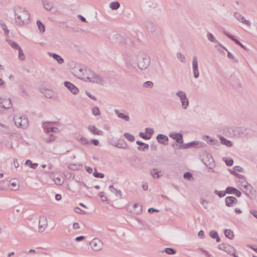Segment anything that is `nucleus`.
<instances>
[{"label":"nucleus","mask_w":257,"mask_h":257,"mask_svg":"<svg viewBox=\"0 0 257 257\" xmlns=\"http://www.w3.org/2000/svg\"><path fill=\"white\" fill-rule=\"evenodd\" d=\"M119 6V4L117 2H112L109 5V7L112 10H116Z\"/></svg>","instance_id":"nucleus-28"},{"label":"nucleus","mask_w":257,"mask_h":257,"mask_svg":"<svg viewBox=\"0 0 257 257\" xmlns=\"http://www.w3.org/2000/svg\"><path fill=\"white\" fill-rule=\"evenodd\" d=\"M14 120L18 127L25 128L28 125V119L21 114L18 113L16 114L14 117Z\"/></svg>","instance_id":"nucleus-3"},{"label":"nucleus","mask_w":257,"mask_h":257,"mask_svg":"<svg viewBox=\"0 0 257 257\" xmlns=\"http://www.w3.org/2000/svg\"><path fill=\"white\" fill-rule=\"evenodd\" d=\"M124 136L126 137V138L130 141L132 142L134 141L135 140L134 136H132V135H130L129 134H125Z\"/></svg>","instance_id":"nucleus-40"},{"label":"nucleus","mask_w":257,"mask_h":257,"mask_svg":"<svg viewBox=\"0 0 257 257\" xmlns=\"http://www.w3.org/2000/svg\"><path fill=\"white\" fill-rule=\"evenodd\" d=\"M93 176L95 177H96V178H102L104 177V175L102 173H98L96 171V169H95V171L93 173Z\"/></svg>","instance_id":"nucleus-35"},{"label":"nucleus","mask_w":257,"mask_h":257,"mask_svg":"<svg viewBox=\"0 0 257 257\" xmlns=\"http://www.w3.org/2000/svg\"><path fill=\"white\" fill-rule=\"evenodd\" d=\"M148 211L150 213H152L154 211L159 212V210L155 209H154L153 208H151L149 209Z\"/></svg>","instance_id":"nucleus-61"},{"label":"nucleus","mask_w":257,"mask_h":257,"mask_svg":"<svg viewBox=\"0 0 257 257\" xmlns=\"http://www.w3.org/2000/svg\"><path fill=\"white\" fill-rule=\"evenodd\" d=\"M243 188V191L246 194L248 195L251 192V187L249 185H242Z\"/></svg>","instance_id":"nucleus-25"},{"label":"nucleus","mask_w":257,"mask_h":257,"mask_svg":"<svg viewBox=\"0 0 257 257\" xmlns=\"http://www.w3.org/2000/svg\"><path fill=\"white\" fill-rule=\"evenodd\" d=\"M13 164H14V166H15V167L16 168H17L19 167V163L17 160H15L13 162Z\"/></svg>","instance_id":"nucleus-64"},{"label":"nucleus","mask_w":257,"mask_h":257,"mask_svg":"<svg viewBox=\"0 0 257 257\" xmlns=\"http://www.w3.org/2000/svg\"><path fill=\"white\" fill-rule=\"evenodd\" d=\"M93 114L95 115H98L100 114L99 110L98 107H95L92 109Z\"/></svg>","instance_id":"nucleus-39"},{"label":"nucleus","mask_w":257,"mask_h":257,"mask_svg":"<svg viewBox=\"0 0 257 257\" xmlns=\"http://www.w3.org/2000/svg\"><path fill=\"white\" fill-rule=\"evenodd\" d=\"M137 144L139 145L144 146L145 149H148L149 148L148 144L142 143L139 141H137Z\"/></svg>","instance_id":"nucleus-45"},{"label":"nucleus","mask_w":257,"mask_h":257,"mask_svg":"<svg viewBox=\"0 0 257 257\" xmlns=\"http://www.w3.org/2000/svg\"><path fill=\"white\" fill-rule=\"evenodd\" d=\"M234 17L240 22L245 24L248 27L250 26V22L248 20H246L245 18L241 15L239 13H235L234 14Z\"/></svg>","instance_id":"nucleus-9"},{"label":"nucleus","mask_w":257,"mask_h":257,"mask_svg":"<svg viewBox=\"0 0 257 257\" xmlns=\"http://www.w3.org/2000/svg\"><path fill=\"white\" fill-rule=\"evenodd\" d=\"M170 137L175 140L178 143L182 144L183 143L182 135L180 134L172 133L170 135Z\"/></svg>","instance_id":"nucleus-12"},{"label":"nucleus","mask_w":257,"mask_h":257,"mask_svg":"<svg viewBox=\"0 0 257 257\" xmlns=\"http://www.w3.org/2000/svg\"><path fill=\"white\" fill-rule=\"evenodd\" d=\"M12 105L11 101L9 98H5L2 100V107L5 108H10Z\"/></svg>","instance_id":"nucleus-13"},{"label":"nucleus","mask_w":257,"mask_h":257,"mask_svg":"<svg viewBox=\"0 0 257 257\" xmlns=\"http://www.w3.org/2000/svg\"><path fill=\"white\" fill-rule=\"evenodd\" d=\"M37 24L38 26L39 30L42 33L44 32L45 31V26L39 21L37 22Z\"/></svg>","instance_id":"nucleus-29"},{"label":"nucleus","mask_w":257,"mask_h":257,"mask_svg":"<svg viewBox=\"0 0 257 257\" xmlns=\"http://www.w3.org/2000/svg\"><path fill=\"white\" fill-rule=\"evenodd\" d=\"M76 182H77L79 184L80 187H83V186L85 187V186H86V184L84 183H83V182H80V181H76Z\"/></svg>","instance_id":"nucleus-59"},{"label":"nucleus","mask_w":257,"mask_h":257,"mask_svg":"<svg viewBox=\"0 0 257 257\" xmlns=\"http://www.w3.org/2000/svg\"><path fill=\"white\" fill-rule=\"evenodd\" d=\"M88 130L94 135H101L102 134V132L101 131L98 130L95 126L91 125L88 127Z\"/></svg>","instance_id":"nucleus-15"},{"label":"nucleus","mask_w":257,"mask_h":257,"mask_svg":"<svg viewBox=\"0 0 257 257\" xmlns=\"http://www.w3.org/2000/svg\"><path fill=\"white\" fill-rule=\"evenodd\" d=\"M26 164L30 165V167L33 169H35L38 166V164L37 163H32V162L29 160L26 161Z\"/></svg>","instance_id":"nucleus-30"},{"label":"nucleus","mask_w":257,"mask_h":257,"mask_svg":"<svg viewBox=\"0 0 257 257\" xmlns=\"http://www.w3.org/2000/svg\"><path fill=\"white\" fill-rule=\"evenodd\" d=\"M78 140L83 145H88L89 144L88 141L83 137L78 139Z\"/></svg>","instance_id":"nucleus-31"},{"label":"nucleus","mask_w":257,"mask_h":257,"mask_svg":"<svg viewBox=\"0 0 257 257\" xmlns=\"http://www.w3.org/2000/svg\"><path fill=\"white\" fill-rule=\"evenodd\" d=\"M150 59L148 56H141L138 59V66L141 70L147 69L150 65Z\"/></svg>","instance_id":"nucleus-4"},{"label":"nucleus","mask_w":257,"mask_h":257,"mask_svg":"<svg viewBox=\"0 0 257 257\" xmlns=\"http://www.w3.org/2000/svg\"><path fill=\"white\" fill-rule=\"evenodd\" d=\"M235 190V188L232 187H228L226 189V193L228 194L233 193Z\"/></svg>","instance_id":"nucleus-37"},{"label":"nucleus","mask_w":257,"mask_h":257,"mask_svg":"<svg viewBox=\"0 0 257 257\" xmlns=\"http://www.w3.org/2000/svg\"><path fill=\"white\" fill-rule=\"evenodd\" d=\"M209 234L213 238H216L217 242H219L220 241V239L218 236L217 232L215 231H211L210 232Z\"/></svg>","instance_id":"nucleus-26"},{"label":"nucleus","mask_w":257,"mask_h":257,"mask_svg":"<svg viewBox=\"0 0 257 257\" xmlns=\"http://www.w3.org/2000/svg\"><path fill=\"white\" fill-rule=\"evenodd\" d=\"M193 74L195 78H197L199 76V71L198 69V62L196 56H194L192 61Z\"/></svg>","instance_id":"nucleus-8"},{"label":"nucleus","mask_w":257,"mask_h":257,"mask_svg":"<svg viewBox=\"0 0 257 257\" xmlns=\"http://www.w3.org/2000/svg\"><path fill=\"white\" fill-rule=\"evenodd\" d=\"M68 168L70 169L73 170H76L80 169L82 168V165L77 164H71L69 165Z\"/></svg>","instance_id":"nucleus-24"},{"label":"nucleus","mask_w":257,"mask_h":257,"mask_svg":"<svg viewBox=\"0 0 257 257\" xmlns=\"http://www.w3.org/2000/svg\"><path fill=\"white\" fill-rule=\"evenodd\" d=\"M250 212L257 219V211L253 210L250 211Z\"/></svg>","instance_id":"nucleus-55"},{"label":"nucleus","mask_w":257,"mask_h":257,"mask_svg":"<svg viewBox=\"0 0 257 257\" xmlns=\"http://www.w3.org/2000/svg\"><path fill=\"white\" fill-rule=\"evenodd\" d=\"M115 112L117 114V116L118 117L124 119L125 121L129 120V116L128 115H126L123 114L122 113L119 112L118 111L115 110Z\"/></svg>","instance_id":"nucleus-27"},{"label":"nucleus","mask_w":257,"mask_h":257,"mask_svg":"<svg viewBox=\"0 0 257 257\" xmlns=\"http://www.w3.org/2000/svg\"><path fill=\"white\" fill-rule=\"evenodd\" d=\"M216 194H217L219 197H223L225 195L226 192H217V191H215Z\"/></svg>","instance_id":"nucleus-48"},{"label":"nucleus","mask_w":257,"mask_h":257,"mask_svg":"<svg viewBox=\"0 0 257 257\" xmlns=\"http://www.w3.org/2000/svg\"><path fill=\"white\" fill-rule=\"evenodd\" d=\"M224 248L225 251L228 253L235 255V248L229 245H226L224 246Z\"/></svg>","instance_id":"nucleus-18"},{"label":"nucleus","mask_w":257,"mask_h":257,"mask_svg":"<svg viewBox=\"0 0 257 257\" xmlns=\"http://www.w3.org/2000/svg\"><path fill=\"white\" fill-rule=\"evenodd\" d=\"M233 194H235L237 197H240L241 195V193L239 191L235 189L234 192H233Z\"/></svg>","instance_id":"nucleus-52"},{"label":"nucleus","mask_w":257,"mask_h":257,"mask_svg":"<svg viewBox=\"0 0 257 257\" xmlns=\"http://www.w3.org/2000/svg\"><path fill=\"white\" fill-rule=\"evenodd\" d=\"M10 186L13 190H17L19 188V185L16 181H12L10 183Z\"/></svg>","instance_id":"nucleus-23"},{"label":"nucleus","mask_w":257,"mask_h":257,"mask_svg":"<svg viewBox=\"0 0 257 257\" xmlns=\"http://www.w3.org/2000/svg\"><path fill=\"white\" fill-rule=\"evenodd\" d=\"M201 204L204 206L205 209H207V204L208 203V201L206 200L204 198H201Z\"/></svg>","instance_id":"nucleus-38"},{"label":"nucleus","mask_w":257,"mask_h":257,"mask_svg":"<svg viewBox=\"0 0 257 257\" xmlns=\"http://www.w3.org/2000/svg\"><path fill=\"white\" fill-rule=\"evenodd\" d=\"M91 248L94 251H98L102 249L103 242L98 238H93L90 242Z\"/></svg>","instance_id":"nucleus-5"},{"label":"nucleus","mask_w":257,"mask_h":257,"mask_svg":"<svg viewBox=\"0 0 257 257\" xmlns=\"http://www.w3.org/2000/svg\"><path fill=\"white\" fill-rule=\"evenodd\" d=\"M157 139L158 142L161 144H165V143L168 141V138L167 136L163 135H159Z\"/></svg>","instance_id":"nucleus-20"},{"label":"nucleus","mask_w":257,"mask_h":257,"mask_svg":"<svg viewBox=\"0 0 257 257\" xmlns=\"http://www.w3.org/2000/svg\"><path fill=\"white\" fill-rule=\"evenodd\" d=\"M83 70L79 69L77 72L78 78L82 79L86 82H92L93 83H101L103 82V79L101 77L96 75L93 71L90 70Z\"/></svg>","instance_id":"nucleus-1"},{"label":"nucleus","mask_w":257,"mask_h":257,"mask_svg":"<svg viewBox=\"0 0 257 257\" xmlns=\"http://www.w3.org/2000/svg\"><path fill=\"white\" fill-rule=\"evenodd\" d=\"M99 196L103 201L107 200V197L104 195L103 192H100Z\"/></svg>","instance_id":"nucleus-47"},{"label":"nucleus","mask_w":257,"mask_h":257,"mask_svg":"<svg viewBox=\"0 0 257 257\" xmlns=\"http://www.w3.org/2000/svg\"><path fill=\"white\" fill-rule=\"evenodd\" d=\"M78 18L80 19V20L83 22H85L86 21V19L83 17L81 15H78Z\"/></svg>","instance_id":"nucleus-63"},{"label":"nucleus","mask_w":257,"mask_h":257,"mask_svg":"<svg viewBox=\"0 0 257 257\" xmlns=\"http://www.w3.org/2000/svg\"><path fill=\"white\" fill-rule=\"evenodd\" d=\"M219 139L222 144L226 145L227 147H230L232 146V143L230 141L225 139L224 137L220 136Z\"/></svg>","instance_id":"nucleus-22"},{"label":"nucleus","mask_w":257,"mask_h":257,"mask_svg":"<svg viewBox=\"0 0 257 257\" xmlns=\"http://www.w3.org/2000/svg\"><path fill=\"white\" fill-rule=\"evenodd\" d=\"M85 238V237L84 236H80L76 237L75 240L77 241H79L82 240L84 239Z\"/></svg>","instance_id":"nucleus-51"},{"label":"nucleus","mask_w":257,"mask_h":257,"mask_svg":"<svg viewBox=\"0 0 257 257\" xmlns=\"http://www.w3.org/2000/svg\"><path fill=\"white\" fill-rule=\"evenodd\" d=\"M19 58L21 60H24L25 59V55L21 48L19 50Z\"/></svg>","instance_id":"nucleus-32"},{"label":"nucleus","mask_w":257,"mask_h":257,"mask_svg":"<svg viewBox=\"0 0 257 257\" xmlns=\"http://www.w3.org/2000/svg\"><path fill=\"white\" fill-rule=\"evenodd\" d=\"M146 131L147 133L150 134V135L152 134L153 133V131L152 129H150L149 128H147L146 129Z\"/></svg>","instance_id":"nucleus-62"},{"label":"nucleus","mask_w":257,"mask_h":257,"mask_svg":"<svg viewBox=\"0 0 257 257\" xmlns=\"http://www.w3.org/2000/svg\"><path fill=\"white\" fill-rule=\"evenodd\" d=\"M10 45L15 49H17L18 50L20 49L21 48L19 46V45L14 42H11L10 43Z\"/></svg>","instance_id":"nucleus-36"},{"label":"nucleus","mask_w":257,"mask_h":257,"mask_svg":"<svg viewBox=\"0 0 257 257\" xmlns=\"http://www.w3.org/2000/svg\"><path fill=\"white\" fill-rule=\"evenodd\" d=\"M86 94L92 99L94 100H96V98L94 96H92L90 93L89 92H86Z\"/></svg>","instance_id":"nucleus-54"},{"label":"nucleus","mask_w":257,"mask_h":257,"mask_svg":"<svg viewBox=\"0 0 257 257\" xmlns=\"http://www.w3.org/2000/svg\"><path fill=\"white\" fill-rule=\"evenodd\" d=\"M153 83L151 81H147L144 83V86L146 87H152L153 86Z\"/></svg>","instance_id":"nucleus-43"},{"label":"nucleus","mask_w":257,"mask_h":257,"mask_svg":"<svg viewBox=\"0 0 257 257\" xmlns=\"http://www.w3.org/2000/svg\"><path fill=\"white\" fill-rule=\"evenodd\" d=\"M4 182L3 181L0 182V191L4 190L5 187L4 185Z\"/></svg>","instance_id":"nucleus-57"},{"label":"nucleus","mask_w":257,"mask_h":257,"mask_svg":"<svg viewBox=\"0 0 257 257\" xmlns=\"http://www.w3.org/2000/svg\"><path fill=\"white\" fill-rule=\"evenodd\" d=\"M234 42L238 44L239 45H240L242 48H243V49H245V47L244 45H243L241 43H240L237 40H234Z\"/></svg>","instance_id":"nucleus-58"},{"label":"nucleus","mask_w":257,"mask_h":257,"mask_svg":"<svg viewBox=\"0 0 257 257\" xmlns=\"http://www.w3.org/2000/svg\"><path fill=\"white\" fill-rule=\"evenodd\" d=\"M207 37L208 38V39L211 41V42H217V41L216 40V39H215V38L214 37V36L212 35V34L211 33H208V35H207Z\"/></svg>","instance_id":"nucleus-41"},{"label":"nucleus","mask_w":257,"mask_h":257,"mask_svg":"<svg viewBox=\"0 0 257 257\" xmlns=\"http://www.w3.org/2000/svg\"><path fill=\"white\" fill-rule=\"evenodd\" d=\"M46 129V131L47 133H49L50 132H56L58 130V128L57 127H47Z\"/></svg>","instance_id":"nucleus-34"},{"label":"nucleus","mask_w":257,"mask_h":257,"mask_svg":"<svg viewBox=\"0 0 257 257\" xmlns=\"http://www.w3.org/2000/svg\"><path fill=\"white\" fill-rule=\"evenodd\" d=\"M151 174L154 178H159L162 176V171H158L157 169H154L151 171Z\"/></svg>","instance_id":"nucleus-19"},{"label":"nucleus","mask_w":257,"mask_h":257,"mask_svg":"<svg viewBox=\"0 0 257 257\" xmlns=\"http://www.w3.org/2000/svg\"><path fill=\"white\" fill-rule=\"evenodd\" d=\"M16 21L19 24H25L29 23L30 14L28 12L21 7H17L15 9Z\"/></svg>","instance_id":"nucleus-2"},{"label":"nucleus","mask_w":257,"mask_h":257,"mask_svg":"<svg viewBox=\"0 0 257 257\" xmlns=\"http://www.w3.org/2000/svg\"><path fill=\"white\" fill-rule=\"evenodd\" d=\"M91 142L95 146H98L99 145V141L97 140H92Z\"/></svg>","instance_id":"nucleus-56"},{"label":"nucleus","mask_w":257,"mask_h":257,"mask_svg":"<svg viewBox=\"0 0 257 257\" xmlns=\"http://www.w3.org/2000/svg\"><path fill=\"white\" fill-rule=\"evenodd\" d=\"M183 177L185 179H190L192 177V175L190 173L187 172L184 173Z\"/></svg>","instance_id":"nucleus-46"},{"label":"nucleus","mask_w":257,"mask_h":257,"mask_svg":"<svg viewBox=\"0 0 257 257\" xmlns=\"http://www.w3.org/2000/svg\"><path fill=\"white\" fill-rule=\"evenodd\" d=\"M73 227L74 229H76L80 228L79 225L77 222H75L73 224Z\"/></svg>","instance_id":"nucleus-53"},{"label":"nucleus","mask_w":257,"mask_h":257,"mask_svg":"<svg viewBox=\"0 0 257 257\" xmlns=\"http://www.w3.org/2000/svg\"><path fill=\"white\" fill-rule=\"evenodd\" d=\"M140 136L142 138L145 139H149L150 138V136H148L147 135H145L144 133H141Z\"/></svg>","instance_id":"nucleus-50"},{"label":"nucleus","mask_w":257,"mask_h":257,"mask_svg":"<svg viewBox=\"0 0 257 257\" xmlns=\"http://www.w3.org/2000/svg\"><path fill=\"white\" fill-rule=\"evenodd\" d=\"M49 55L50 56L52 57L54 59H55L58 63L62 64L63 63V59L59 55L52 53H49Z\"/></svg>","instance_id":"nucleus-16"},{"label":"nucleus","mask_w":257,"mask_h":257,"mask_svg":"<svg viewBox=\"0 0 257 257\" xmlns=\"http://www.w3.org/2000/svg\"><path fill=\"white\" fill-rule=\"evenodd\" d=\"M64 85L73 94H76L78 92V89L72 83L65 81Z\"/></svg>","instance_id":"nucleus-10"},{"label":"nucleus","mask_w":257,"mask_h":257,"mask_svg":"<svg viewBox=\"0 0 257 257\" xmlns=\"http://www.w3.org/2000/svg\"><path fill=\"white\" fill-rule=\"evenodd\" d=\"M195 144V143H194V142H192V143H188V144H187L185 145L183 147V148L184 149H186V148H189V147H190L192 146L193 144Z\"/></svg>","instance_id":"nucleus-49"},{"label":"nucleus","mask_w":257,"mask_h":257,"mask_svg":"<svg viewBox=\"0 0 257 257\" xmlns=\"http://www.w3.org/2000/svg\"><path fill=\"white\" fill-rule=\"evenodd\" d=\"M224 233L225 236L230 239H232L234 237L233 232L230 229H225Z\"/></svg>","instance_id":"nucleus-21"},{"label":"nucleus","mask_w":257,"mask_h":257,"mask_svg":"<svg viewBox=\"0 0 257 257\" xmlns=\"http://www.w3.org/2000/svg\"><path fill=\"white\" fill-rule=\"evenodd\" d=\"M226 164L227 166H232L233 165V161L232 159H226L225 161Z\"/></svg>","instance_id":"nucleus-44"},{"label":"nucleus","mask_w":257,"mask_h":257,"mask_svg":"<svg viewBox=\"0 0 257 257\" xmlns=\"http://www.w3.org/2000/svg\"><path fill=\"white\" fill-rule=\"evenodd\" d=\"M48 226V221L46 216H42L40 217L38 224V230L40 232L45 230Z\"/></svg>","instance_id":"nucleus-6"},{"label":"nucleus","mask_w":257,"mask_h":257,"mask_svg":"<svg viewBox=\"0 0 257 257\" xmlns=\"http://www.w3.org/2000/svg\"><path fill=\"white\" fill-rule=\"evenodd\" d=\"M54 181L56 184L61 185L63 183V180L60 178L57 177L55 179Z\"/></svg>","instance_id":"nucleus-42"},{"label":"nucleus","mask_w":257,"mask_h":257,"mask_svg":"<svg viewBox=\"0 0 257 257\" xmlns=\"http://www.w3.org/2000/svg\"><path fill=\"white\" fill-rule=\"evenodd\" d=\"M204 163L206 165H210L214 162V160L210 155H206L203 158Z\"/></svg>","instance_id":"nucleus-14"},{"label":"nucleus","mask_w":257,"mask_h":257,"mask_svg":"<svg viewBox=\"0 0 257 257\" xmlns=\"http://www.w3.org/2000/svg\"><path fill=\"white\" fill-rule=\"evenodd\" d=\"M86 171L89 173H91L92 172V169L90 167H86Z\"/></svg>","instance_id":"nucleus-60"},{"label":"nucleus","mask_w":257,"mask_h":257,"mask_svg":"<svg viewBox=\"0 0 257 257\" xmlns=\"http://www.w3.org/2000/svg\"><path fill=\"white\" fill-rule=\"evenodd\" d=\"M177 95L178 96L180 99L182 103V107L184 109H186L187 106L188 105L189 101L186 97L185 92L179 91L176 93Z\"/></svg>","instance_id":"nucleus-7"},{"label":"nucleus","mask_w":257,"mask_h":257,"mask_svg":"<svg viewBox=\"0 0 257 257\" xmlns=\"http://www.w3.org/2000/svg\"><path fill=\"white\" fill-rule=\"evenodd\" d=\"M165 252L168 254H173L176 253V251L171 248H167L165 249Z\"/></svg>","instance_id":"nucleus-33"},{"label":"nucleus","mask_w":257,"mask_h":257,"mask_svg":"<svg viewBox=\"0 0 257 257\" xmlns=\"http://www.w3.org/2000/svg\"><path fill=\"white\" fill-rule=\"evenodd\" d=\"M237 200L233 196L227 197L225 199L226 205L229 207L233 205V204H236Z\"/></svg>","instance_id":"nucleus-11"},{"label":"nucleus","mask_w":257,"mask_h":257,"mask_svg":"<svg viewBox=\"0 0 257 257\" xmlns=\"http://www.w3.org/2000/svg\"><path fill=\"white\" fill-rule=\"evenodd\" d=\"M43 4L45 9L48 11H51L53 7V3L47 0L43 1Z\"/></svg>","instance_id":"nucleus-17"}]
</instances>
